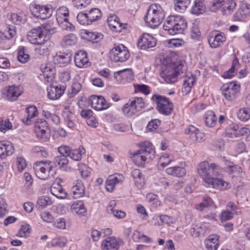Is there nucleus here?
I'll list each match as a JSON object with an SVG mask.
<instances>
[{"mask_svg": "<svg viewBox=\"0 0 250 250\" xmlns=\"http://www.w3.org/2000/svg\"><path fill=\"white\" fill-rule=\"evenodd\" d=\"M166 61L167 63H163L161 66L160 77L166 83H174L177 80V77L184 73L186 70V66L181 62L172 63L169 59Z\"/></svg>", "mask_w": 250, "mask_h": 250, "instance_id": "nucleus-1", "label": "nucleus"}, {"mask_svg": "<svg viewBox=\"0 0 250 250\" xmlns=\"http://www.w3.org/2000/svg\"><path fill=\"white\" fill-rule=\"evenodd\" d=\"M130 157L137 166L144 167L148 160L155 157V151L151 143L145 142L143 143L139 149L131 153Z\"/></svg>", "mask_w": 250, "mask_h": 250, "instance_id": "nucleus-2", "label": "nucleus"}, {"mask_svg": "<svg viewBox=\"0 0 250 250\" xmlns=\"http://www.w3.org/2000/svg\"><path fill=\"white\" fill-rule=\"evenodd\" d=\"M197 172L202 180H211V178L222 175L225 171V167H222L216 163H210L207 161L199 163L197 167Z\"/></svg>", "mask_w": 250, "mask_h": 250, "instance_id": "nucleus-3", "label": "nucleus"}, {"mask_svg": "<svg viewBox=\"0 0 250 250\" xmlns=\"http://www.w3.org/2000/svg\"><path fill=\"white\" fill-rule=\"evenodd\" d=\"M187 27L185 19L181 16H170L164 21V29L171 35L182 32Z\"/></svg>", "mask_w": 250, "mask_h": 250, "instance_id": "nucleus-4", "label": "nucleus"}, {"mask_svg": "<svg viewBox=\"0 0 250 250\" xmlns=\"http://www.w3.org/2000/svg\"><path fill=\"white\" fill-rule=\"evenodd\" d=\"M165 17V12L161 6L155 4L149 6L144 20L148 26L155 28L160 24Z\"/></svg>", "mask_w": 250, "mask_h": 250, "instance_id": "nucleus-5", "label": "nucleus"}, {"mask_svg": "<svg viewBox=\"0 0 250 250\" xmlns=\"http://www.w3.org/2000/svg\"><path fill=\"white\" fill-rule=\"evenodd\" d=\"M34 170L37 177L42 180H46L55 174V168L51 161L37 162L34 166Z\"/></svg>", "mask_w": 250, "mask_h": 250, "instance_id": "nucleus-6", "label": "nucleus"}, {"mask_svg": "<svg viewBox=\"0 0 250 250\" xmlns=\"http://www.w3.org/2000/svg\"><path fill=\"white\" fill-rule=\"evenodd\" d=\"M50 32L47 26L35 27L28 32L27 38L29 42L34 44H42L46 42V35Z\"/></svg>", "mask_w": 250, "mask_h": 250, "instance_id": "nucleus-7", "label": "nucleus"}, {"mask_svg": "<svg viewBox=\"0 0 250 250\" xmlns=\"http://www.w3.org/2000/svg\"><path fill=\"white\" fill-rule=\"evenodd\" d=\"M151 99L157 104V108L161 114L168 115L171 113L173 108V104L168 98L158 94H154Z\"/></svg>", "mask_w": 250, "mask_h": 250, "instance_id": "nucleus-8", "label": "nucleus"}, {"mask_svg": "<svg viewBox=\"0 0 250 250\" xmlns=\"http://www.w3.org/2000/svg\"><path fill=\"white\" fill-rule=\"evenodd\" d=\"M29 9L33 16L42 20L49 18L52 14L50 5H42L33 2L29 5Z\"/></svg>", "mask_w": 250, "mask_h": 250, "instance_id": "nucleus-9", "label": "nucleus"}, {"mask_svg": "<svg viewBox=\"0 0 250 250\" xmlns=\"http://www.w3.org/2000/svg\"><path fill=\"white\" fill-rule=\"evenodd\" d=\"M129 56L127 47L123 44L114 46L109 53L110 59L115 62H124L128 60Z\"/></svg>", "mask_w": 250, "mask_h": 250, "instance_id": "nucleus-10", "label": "nucleus"}, {"mask_svg": "<svg viewBox=\"0 0 250 250\" xmlns=\"http://www.w3.org/2000/svg\"><path fill=\"white\" fill-rule=\"evenodd\" d=\"M47 123L41 119H39L35 123L34 132L37 138L42 142H47L50 138Z\"/></svg>", "mask_w": 250, "mask_h": 250, "instance_id": "nucleus-11", "label": "nucleus"}, {"mask_svg": "<svg viewBox=\"0 0 250 250\" xmlns=\"http://www.w3.org/2000/svg\"><path fill=\"white\" fill-rule=\"evenodd\" d=\"M58 149L60 154H65L72 160L77 161L81 160L83 155L85 153V150L82 146L72 149L68 146H61L58 147Z\"/></svg>", "mask_w": 250, "mask_h": 250, "instance_id": "nucleus-12", "label": "nucleus"}, {"mask_svg": "<svg viewBox=\"0 0 250 250\" xmlns=\"http://www.w3.org/2000/svg\"><path fill=\"white\" fill-rule=\"evenodd\" d=\"M240 84L232 82L229 84L224 85L222 88V93L225 98L229 101L234 100L239 92Z\"/></svg>", "mask_w": 250, "mask_h": 250, "instance_id": "nucleus-13", "label": "nucleus"}, {"mask_svg": "<svg viewBox=\"0 0 250 250\" xmlns=\"http://www.w3.org/2000/svg\"><path fill=\"white\" fill-rule=\"evenodd\" d=\"M156 40L154 37L148 33H144L138 40V46L141 49H146L154 47Z\"/></svg>", "mask_w": 250, "mask_h": 250, "instance_id": "nucleus-14", "label": "nucleus"}, {"mask_svg": "<svg viewBox=\"0 0 250 250\" xmlns=\"http://www.w3.org/2000/svg\"><path fill=\"white\" fill-rule=\"evenodd\" d=\"M90 101L92 107L98 111L106 109L110 106L109 104L102 96L92 95L90 97Z\"/></svg>", "mask_w": 250, "mask_h": 250, "instance_id": "nucleus-15", "label": "nucleus"}, {"mask_svg": "<svg viewBox=\"0 0 250 250\" xmlns=\"http://www.w3.org/2000/svg\"><path fill=\"white\" fill-rule=\"evenodd\" d=\"M54 109L53 105L44 104L42 105V115L49 121L55 125H58L60 122L59 117L52 113Z\"/></svg>", "mask_w": 250, "mask_h": 250, "instance_id": "nucleus-16", "label": "nucleus"}, {"mask_svg": "<svg viewBox=\"0 0 250 250\" xmlns=\"http://www.w3.org/2000/svg\"><path fill=\"white\" fill-rule=\"evenodd\" d=\"M208 41L210 46L215 48L220 47L226 41V37L223 33L213 32L209 34Z\"/></svg>", "mask_w": 250, "mask_h": 250, "instance_id": "nucleus-17", "label": "nucleus"}, {"mask_svg": "<svg viewBox=\"0 0 250 250\" xmlns=\"http://www.w3.org/2000/svg\"><path fill=\"white\" fill-rule=\"evenodd\" d=\"M185 132L195 142H201L204 139V133L193 125H189L186 128Z\"/></svg>", "mask_w": 250, "mask_h": 250, "instance_id": "nucleus-18", "label": "nucleus"}, {"mask_svg": "<svg viewBox=\"0 0 250 250\" xmlns=\"http://www.w3.org/2000/svg\"><path fill=\"white\" fill-rule=\"evenodd\" d=\"M14 152V147L11 142L8 141H0V160L5 159Z\"/></svg>", "mask_w": 250, "mask_h": 250, "instance_id": "nucleus-19", "label": "nucleus"}, {"mask_svg": "<svg viewBox=\"0 0 250 250\" xmlns=\"http://www.w3.org/2000/svg\"><path fill=\"white\" fill-rule=\"evenodd\" d=\"M66 86L64 85H59L56 86L51 85L47 88L48 97L52 100L60 98L64 93Z\"/></svg>", "mask_w": 250, "mask_h": 250, "instance_id": "nucleus-20", "label": "nucleus"}, {"mask_svg": "<svg viewBox=\"0 0 250 250\" xmlns=\"http://www.w3.org/2000/svg\"><path fill=\"white\" fill-rule=\"evenodd\" d=\"M76 65L80 68L87 67L91 65L87 57V53L83 51H78L74 56Z\"/></svg>", "mask_w": 250, "mask_h": 250, "instance_id": "nucleus-21", "label": "nucleus"}, {"mask_svg": "<svg viewBox=\"0 0 250 250\" xmlns=\"http://www.w3.org/2000/svg\"><path fill=\"white\" fill-rule=\"evenodd\" d=\"M72 59V55L69 53H61L57 54L53 58V62L61 67L68 65Z\"/></svg>", "mask_w": 250, "mask_h": 250, "instance_id": "nucleus-22", "label": "nucleus"}, {"mask_svg": "<svg viewBox=\"0 0 250 250\" xmlns=\"http://www.w3.org/2000/svg\"><path fill=\"white\" fill-rule=\"evenodd\" d=\"M107 23L110 29L116 32H121L126 28V24L121 23L119 18L115 15H111L108 18Z\"/></svg>", "mask_w": 250, "mask_h": 250, "instance_id": "nucleus-23", "label": "nucleus"}, {"mask_svg": "<svg viewBox=\"0 0 250 250\" xmlns=\"http://www.w3.org/2000/svg\"><path fill=\"white\" fill-rule=\"evenodd\" d=\"M124 180V177L122 174H115L109 176L106 181V189L108 191H112L115 185L121 183Z\"/></svg>", "mask_w": 250, "mask_h": 250, "instance_id": "nucleus-24", "label": "nucleus"}, {"mask_svg": "<svg viewBox=\"0 0 250 250\" xmlns=\"http://www.w3.org/2000/svg\"><path fill=\"white\" fill-rule=\"evenodd\" d=\"M119 244L115 237H108L102 243V250H118Z\"/></svg>", "mask_w": 250, "mask_h": 250, "instance_id": "nucleus-25", "label": "nucleus"}, {"mask_svg": "<svg viewBox=\"0 0 250 250\" xmlns=\"http://www.w3.org/2000/svg\"><path fill=\"white\" fill-rule=\"evenodd\" d=\"M250 15V4H243L234 16V19L237 21H243Z\"/></svg>", "mask_w": 250, "mask_h": 250, "instance_id": "nucleus-26", "label": "nucleus"}, {"mask_svg": "<svg viewBox=\"0 0 250 250\" xmlns=\"http://www.w3.org/2000/svg\"><path fill=\"white\" fill-rule=\"evenodd\" d=\"M195 77L191 74H188L184 78L182 91L185 94H188L195 84Z\"/></svg>", "mask_w": 250, "mask_h": 250, "instance_id": "nucleus-27", "label": "nucleus"}, {"mask_svg": "<svg viewBox=\"0 0 250 250\" xmlns=\"http://www.w3.org/2000/svg\"><path fill=\"white\" fill-rule=\"evenodd\" d=\"M131 174L136 187L139 188H143L145 184V180L144 176L141 170L138 169H134L132 171Z\"/></svg>", "mask_w": 250, "mask_h": 250, "instance_id": "nucleus-28", "label": "nucleus"}, {"mask_svg": "<svg viewBox=\"0 0 250 250\" xmlns=\"http://www.w3.org/2000/svg\"><path fill=\"white\" fill-rule=\"evenodd\" d=\"M50 192L53 195L60 199L66 198L67 195L62 186L58 183H54L51 186Z\"/></svg>", "mask_w": 250, "mask_h": 250, "instance_id": "nucleus-29", "label": "nucleus"}, {"mask_svg": "<svg viewBox=\"0 0 250 250\" xmlns=\"http://www.w3.org/2000/svg\"><path fill=\"white\" fill-rule=\"evenodd\" d=\"M21 94L20 87L15 85L8 87L6 91V99L9 101H16Z\"/></svg>", "mask_w": 250, "mask_h": 250, "instance_id": "nucleus-30", "label": "nucleus"}, {"mask_svg": "<svg viewBox=\"0 0 250 250\" xmlns=\"http://www.w3.org/2000/svg\"><path fill=\"white\" fill-rule=\"evenodd\" d=\"M225 171L229 174H240L243 172L242 168L232 162L225 160Z\"/></svg>", "mask_w": 250, "mask_h": 250, "instance_id": "nucleus-31", "label": "nucleus"}, {"mask_svg": "<svg viewBox=\"0 0 250 250\" xmlns=\"http://www.w3.org/2000/svg\"><path fill=\"white\" fill-rule=\"evenodd\" d=\"M116 78H122V80L130 82L134 79V73L131 69H124L116 72L115 74Z\"/></svg>", "mask_w": 250, "mask_h": 250, "instance_id": "nucleus-32", "label": "nucleus"}, {"mask_svg": "<svg viewBox=\"0 0 250 250\" xmlns=\"http://www.w3.org/2000/svg\"><path fill=\"white\" fill-rule=\"evenodd\" d=\"M83 37L89 42H98L103 39V35L96 32L84 30L83 33Z\"/></svg>", "mask_w": 250, "mask_h": 250, "instance_id": "nucleus-33", "label": "nucleus"}, {"mask_svg": "<svg viewBox=\"0 0 250 250\" xmlns=\"http://www.w3.org/2000/svg\"><path fill=\"white\" fill-rule=\"evenodd\" d=\"M70 210L73 213L83 215L86 211L83 202L82 201L74 202L70 207Z\"/></svg>", "mask_w": 250, "mask_h": 250, "instance_id": "nucleus-34", "label": "nucleus"}, {"mask_svg": "<svg viewBox=\"0 0 250 250\" xmlns=\"http://www.w3.org/2000/svg\"><path fill=\"white\" fill-rule=\"evenodd\" d=\"M72 192L74 198H79L83 196L85 188L81 181H77L75 185L72 188Z\"/></svg>", "mask_w": 250, "mask_h": 250, "instance_id": "nucleus-35", "label": "nucleus"}, {"mask_svg": "<svg viewBox=\"0 0 250 250\" xmlns=\"http://www.w3.org/2000/svg\"><path fill=\"white\" fill-rule=\"evenodd\" d=\"M16 33V28L15 26H7L4 33L1 32L2 36H0V43L3 42L5 39L9 40L14 38Z\"/></svg>", "mask_w": 250, "mask_h": 250, "instance_id": "nucleus-36", "label": "nucleus"}, {"mask_svg": "<svg viewBox=\"0 0 250 250\" xmlns=\"http://www.w3.org/2000/svg\"><path fill=\"white\" fill-rule=\"evenodd\" d=\"M205 245L208 250H216L219 246L218 236L210 235L205 241Z\"/></svg>", "mask_w": 250, "mask_h": 250, "instance_id": "nucleus-37", "label": "nucleus"}, {"mask_svg": "<svg viewBox=\"0 0 250 250\" xmlns=\"http://www.w3.org/2000/svg\"><path fill=\"white\" fill-rule=\"evenodd\" d=\"M206 10V6L203 0H194L191 8V13L194 15L203 13Z\"/></svg>", "mask_w": 250, "mask_h": 250, "instance_id": "nucleus-38", "label": "nucleus"}, {"mask_svg": "<svg viewBox=\"0 0 250 250\" xmlns=\"http://www.w3.org/2000/svg\"><path fill=\"white\" fill-rule=\"evenodd\" d=\"M166 173L170 175L181 177L186 173L185 168L182 167L175 166L167 168L166 170Z\"/></svg>", "mask_w": 250, "mask_h": 250, "instance_id": "nucleus-39", "label": "nucleus"}, {"mask_svg": "<svg viewBox=\"0 0 250 250\" xmlns=\"http://www.w3.org/2000/svg\"><path fill=\"white\" fill-rule=\"evenodd\" d=\"M211 180H203L206 186H211L214 188H225V182L221 179L215 177L211 178Z\"/></svg>", "mask_w": 250, "mask_h": 250, "instance_id": "nucleus-40", "label": "nucleus"}, {"mask_svg": "<svg viewBox=\"0 0 250 250\" xmlns=\"http://www.w3.org/2000/svg\"><path fill=\"white\" fill-rule=\"evenodd\" d=\"M55 69L50 67L46 66L44 68L42 73L44 77V81L45 83H51L55 79Z\"/></svg>", "mask_w": 250, "mask_h": 250, "instance_id": "nucleus-41", "label": "nucleus"}, {"mask_svg": "<svg viewBox=\"0 0 250 250\" xmlns=\"http://www.w3.org/2000/svg\"><path fill=\"white\" fill-rule=\"evenodd\" d=\"M56 20L58 23L68 20L69 17V10L65 6L59 8L56 14Z\"/></svg>", "mask_w": 250, "mask_h": 250, "instance_id": "nucleus-42", "label": "nucleus"}, {"mask_svg": "<svg viewBox=\"0 0 250 250\" xmlns=\"http://www.w3.org/2000/svg\"><path fill=\"white\" fill-rule=\"evenodd\" d=\"M77 38L73 34H69L64 36L61 42V45L63 47L73 46L76 44Z\"/></svg>", "mask_w": 250, "mask_h": 250, "instance_id": "nucleus-43", "label": "nucleus"}, {"mask_svg": "<svg viewBox=\"0 0 250 250\" xmlns=\"http://www.w3.org/2000/svg\"><path fill=\"white\" fill-rule=\"evenodd\" d=\"M237 117L241 121L246 122L250 119V105L240 108L237 112Z\"/></svg>", "mask_w": 250, "mask_h": 250, "instance_id": "nucleus-44", "label": "nucleus"}, {"mask_svg": "<svg viewBox=\"0 0 250 250\" xmlns=\"http://www.w3.org/2000/svg\"><path fill=\"white\" fill-rule=\"evenodd\" d=\"M240 67V64L238 59L235 58L233 62L231 68L228 71L224 72L223 76L225 79H230L235 75V72L237 71Z\"/></svg>", "mask_w": 250, "mask_h": 250, "instance_id": "nucleus-45", "label": "nucleus"}, {"mask_svg": "<svg viewBox=\"0 0 250 250\" xmlns=\"http://www.w3.org/2000/svg\"><path fill=\"white\" fill-rule=\"evenodd\" d=\"M205 123L207 126L213 127L216 124L217 117L214 112L211 110H208L205 114Z\"/></svg>", "mask_w": 250, "mask_h": 250, "instance_id": "nucleus-46", "label": "nucleus"}, {"mask_svg": "<svg viewBox=\"0 0 250 250\" xmlns=\"http://www.w3.org/2000/svg\"><path fill=\"white\" fill-rule=\"evenodd\" d=\"M158 218L161 221V223L155 222V225H162L164 224L167 225L173 224L176 222V219L172 216L167 215H160L158 217H154L153 218V220H157Z\"/></svg>", "mask_w": 250, "mask_h": 250, "instance_id": "nucleus-47", "label": "nucleus"}, {"mask_svg": "<svg viewBox=\"0 0 250 250\" xmlns=\"http://www.w3.org/2000/svg\"><path fill=\"white\" fill-rule=\"evenodd\" d=\"M26 112L27 117L26 120L24 122L26 125H30L33 119L38 116V112L37 107L34 105H31L26 108Z\"/></svg>", "mask_w": 250, "mask_h": 250, "instance_id": "nucleus-48", "label": "nucleus"}, {"mask_svg": "<svg viewBox=\"0 0 250 250\" xmlns=\"http://www.w3.org/2000/svg\"><path fill=\"white\" fill-rule=\"evenodd\" d=\"M206 227L204 224H198L194 225L190 230V234L194 237L199 236L203 234L206 231Z\"/></svg>", "mask_w": 250, "mask_h": 250, "instance_id": "nucleus-49", "label": "nucleus"}, {"mask_svg": "<svg viewBox=\"0 0 250 250\" xmlns=\"http://www.w3.org/2000/svg\"><path fill=\"white\" fill-rule=\"evenodd\" d=\"M213 204L212 200L208 197L204 198L203 202L200 204L196 206V208L198 210L204 211H207L209 208H212Z\"/></svg>", "mask_w": 250, "mask_h": 250, "instance_id": "nucleus-50", "label": "nucleus"}, {"mask_svg": "<svg viewBox=\"0 0 250 250\" xmlns=\"http://www.w3.org/2000/svg\"><path fill=\"white\" fill-rule=\"evenodd\" d=\"M53 202L50 197L47 196H42L39 198L37 206L39 209H42L46 206L51 205Z\"/></svg>", "mask_w": 250, "mask_h": 250, "instance_id": "nucleus-51", "label": "nucleus"}, {"mask_svg": "<svg viewBox=\"0 0 250 250\" xmlns=\"http://www.w3.org/2000/svg\"><path fill=\"white\" fill-rule=\"evenodd\" d=\"M67 156L65 154H60V155L57 156L54 159V163L59 167H62L67 165L68 163Z\"/></svg>", "mask_w": 250, "mask_h": 250, "instance_id": "nucleus-52", "label": "nucleus"}, {"mask_svg": "<svg viewBox=\"0 0 250 250\" xmlns=\"http://www.w3.org/2000/svg\"><path fill=\"white\" fill-rule=\"evenodd\" d=\"M146 199L153 208H157L161 205V201L158 196L153 193L147 194Z\"/></svg>", "mask_w": 250, "mask_h": 250, "instance_id": "nucleus-53", "label": "nucleus"}, {"mask_svg": "<svg viewBox=\"0 0 250 250\" xmlns=\"http://www.w3.org/2000/svg\"><path fill=\"white\" fill-rule=\"evenodd\" d=\"M129 101L137 112L145 106V103L142 98L134 97L130 99Z\"/></svg>", "mask_w": 250, "mask_h": 250, "instance_id": "nucleus-54", "label": "nucleus"}, {"mask_svg": "<svg viewBox=\"0 0 250 250\" xmlns=\"http://www.w3.org/2000/svg\"><path fill=\"white\" fill-rule=\"evenodd\" d=\"M191 0H175V9L178 12L184 11L189 5Z\"/></svg>", "mask_w": 250, "mask_h": 250, "instance_id": "nucleus-55", "label": "nucleus"}, {"mask_svg": "<svg viewBox=\"0 0 250 250\" xmlns=\"http://www.w3.org/2000/svg\"><path fill=\"white\" fill-rule=\"evenodd\" d=\"M82 85L80 83L77 82H73L71 89L68 92V96L69 98H73L81 90Z\"/></svg>", "mask_w": 250, "mask_h": 250, "instance_id": "nucleus-56", "label": "nucleus"}, {"mask_svg": "<svg viewBox=\"0 0 250 250\" xmlns=\"http://www.w3.org/2000/svg\"><path fill=\"white\" fill-rule=\"evenodd\" d=\"M26 18L25 15L23 13H12L10 15V20L12 22L16 24H20L24 23L25 21Z\"/></svg>", "mask_w": 250, "mask_h": 250, "instance_id": "nucleus-57", "label": "nucleus"}, {"mask_svg": "<svg viewBox=\"0 0 250 250\" xmlns=\"http://www.w3.org/2000/svg\"><path fill=\"white\" fill-rule=\"evenodd\" d=\"M87 14L91 23L99 20L102 16L101 11L96 8H92Z\"/></svg>", "mask_w": 250, "mask_h": 250, "instance_id": "nucleus-58", "label": "nucleus"}, {"mask_svg": "<svg viewBox=\"0 0 250 250\" xmlns=\"http://www.w3.org/2000/svg\"><path fill=\"white\" fill-rule=\"evenodd\" d=\"M123 112L125 116L128 117L132 116L137 112L129 100L124 105Z\"/></svg>", "mask_w": 250, "mask_h": 250, "instance_id": "nucleus-59", "label": "nucleus"}, {"mask_svg": "<svg viewBox=\"0 0 250 250\" xmlns=\"http://www.w3.org/2000/svg\"><path fill=\"white\" fill-rule=\"evenodd\" d=\"M236 2L233 0H227L223 3L222 9L226 14L229 13L236 6Z\"/></svg>", "mask_w": 250, "mask_h": 250, "instance_id": "nucleus-60", "label": "nucleus"}, {"mask_svg": "<svg viewBox=\"0 0 250 250\" xmlns=\"http://www.w3.org/2000/svg\"><path fill=\"white\" fill-rule=\"evenodd\" d=\"M173 161L174 159L172 157H170L167 153H164L160 158L158 163L160 166L164 167Z\"/></svg>", "mask_w": 250, "mask_h": 250, "instance_id": "nucleus-61", "label": "nucleus"}, {"mask_svg": "<svg viewBox=\"0 0 250 250\" xmlns=\"http://www.w3.org/2000/svg\"><path fill=\"white\" fill-rule=\"evenodd\" d=\"M78 169L82 177L86 178L90 175L91 169L85 164L79 163L78 164Z\"/></svg>", "mask_w": 250, "mask_h": 250, "instance_id": "nucleus-62", "label": "nucleus"}, {"mask_svg": "<svg viewBox=\"0 0 250 250\" xmlns=\"http://www.w3.org/2000/svg\"><path fill=\"white\" fill-rule=\"evenodd\" d=\"M29 55L24 52V48L23 47H21L19 49L18 52V61L21 63H25L29 61Z\"/></svg>", "mask_w": 250, "mask_h": 250, "instance_id": "nucleus-63", "label": "nucleus"}, {"mask_svg": "<svg viewBox=\"0 0 250 250\" xmlns=\"http://www.w3.org/2000/svg\"><path fill=\"white\" fill-rule=\"evenodd\" d=\"M87 13H79L77 17L78 21L82 25H86L91 24Z\"/></svg>", "mask_w": 250, "mask_h": 250, "instance_id": "nucleus-64", "label": "nucleus"}]
</instances>
